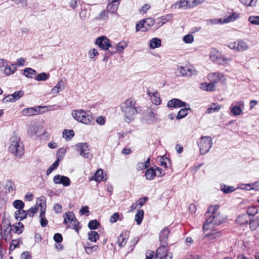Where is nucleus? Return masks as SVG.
<instances>
[{"instance_id": "338daca9", "label": "nucleus", "mask_w": 259, "mask_h": 259, "mask_svg": "<svg viewBox=\"0 0 259 259\" xmlns=\"http://www.w3.org/2000/svg\"><path fill=\"white\" fill-rule=\"evenodd\" d=\"M88 54L90 58L92 59H94L95 56H98L99 54L98 51L96 49H91L89 51Z\"/></svg>"}, {"instance_id": "8fccbe9b", "label": "nucleus", "mask_w": 259, "mask_h": 259, "mask_svg": "<svg viewBox=\"0 0 259 259\" xmlns=\"http://www.w3.org/2000/svg\"><path fill=\"white\" fill-rule=\"evenodd\" d=\"M60 159H57L47 169L46 174L47 176L49 175L54 169H56L59 164Z\"/></svg>"}, {"instance_id": "5fc2aeb1", "label": "nucleus", "mask_w": 259, "mask_h": 259, "mask_svg": "<svg viewBox=\"0 0 259 259\" xmlns=\"http://www.w3.org/2000/svg\"><path fill=\"white\" fill-rule=\"evenodd\" d=\"M160 162L161 163V165L164 168H168L170 164V160L167 157H164V156L161 157L160 158Z\"/></svg>"}, {"instance_id": "c85d7f7f", "label": "nucleus", "mask_w": 259, "mask_h": 259, "mask_svg": "<svg viewBox=\"0 0 259 259\" xmlns=\"http://www.w3.org/2000/svg\"><path fill=\"white\" fill-rule=\"evenodd\" d=\"M17 70V64H12L11 65L9 66L8 64L7 66L4 69V73L7 75H10L13 74Z\"/></svg>"}, {"instance_id": "c756f323", "label": "nucleus", "mask_w": 259, "mask_h": 259, "mask_svg": "<svg viewBox=\"0 0 259 259\" xmlns=\"http://www.w3.org/2000/svg\"><path fill=\"white\" fill-rule=\"evenodd\" d=\"M249 227L251 230H255L259 226V219L257 217L251 219L249 217Z\"/></svg>"}, {"instance_id": "f704fd0d", "label": "nucleus", "mask_w": 259, "mask_h": 259, "mask_svg": "<svg viewBox=\"0 0 259 259\" xmlns=\"http://www.w3.org/2000/svg\"><path fill=\"white\" fill-rule=\"evenodd\" d=\"M88 240L96 242L99 239V235L96 231H91L88 232Z\"/></svg>"}, {"instance_id": "37998d69", "label": "nucleus", "mask_w": 259, "mask_h": 259, "mask_svg": "<svg viewBox=\"0 0 259 259\" xmlns=\"http://www.w3.org/2000/svg\"><path fill=\"white\" fill-rule=\"evenodd\" d=\"M144 216V211L143 210H139L137 211L135 215V221L138 225H140L143 221Z\"/></svg>"}, {"instance_id": "49530a36", "label": "nucleus", "mask_w": 259, "mask_h": 259, "mask_svg": "<svg viewBox=\"0 0 259 259\" xmlns=\"http://www.w3.org/2000/svg\"><path fill=\"white\" fill-rule=\"evenodd\" d=\"M140 30L142 31H147V30H146L145 24L143 19L138 21L136 25V32H138Z\"/></svg>"}, {"instance_id": "6e6d98bb", "label": "nucleus", "mask_w": 259, "mask_h": 259, "mask_svg": "<svg viewBox=\"0 0 259 259\" xmlns=\"http://www.w3.org/2000/svg\"><path fill=\"white\" fill-rule=\"evenodd\" d=\"M13 206L14 207L18 209V210H21L23 209V208L24 207V202L20 200H16L13 202Z\"/></svg>"}, {"instance_id": "1a4fd4ad", "label": "nucleus", "mask_w": 259, "mask_h": 259, "mask_svg": "<svg viewBox=\"0 0 259 259\" xmlns=\"http://www.w3.org/2000/svg\"><path fill=\"white\" fill-rule=\"evenodd\" d=\"M95 44L102 50L109 51V48L112 49V46L110 41L105 36H101L98 37L95 41Z\"/></svg>"}, {"instance_id": "c9c22d12", "label": "nucleus", "mask_w": 259, "mask_h": 259, "mask_svg": "<svg viewBox=\"0 0 259 259\" xmlns=\"http://www.w3.org/2000/svg\"><path fill=\"white\" fill-rule=\"evenodd\" d=\"M221 107L222 106L221 105L218 104L213 103L211 105L210 107L207 108L205 111V113L211 114L213 112H218L221 109Z\"/></svg>"}, {"instance_id": "f3484780", "label": "nucleus", "mask_w": 259, "mask_h": 259, "mask_svg": "<svg viewBox=\"0 0 259 259\" xmlns=\"http://www.w3.org/2000/svg\"><path fill=\"white\" fill-rule=\"evenodd\" d=\"M244 103L242 101H239L236 102V105L231 106L230 110L231 113L234 116H238L242 113V110L244 109Z\"/></svg>"}, {"instance_id": "e433bc0d", "label": "nucleus", "mask_w": 259, "mask_h": 259, "mask_svg": "<svg viewBox=\"0 0 259 259\" xmlns=\"http://www.w3.org/2000/svg\"><path fill=\"white\" fill-rule=\"evenodd\" d=\"M222 235V233L220 231H214L212 233L207 234L205 237H208L209 240L212 241L216 240L219 239Z\"/></svg>"}, {"instance_id": "ddd939ff", "label": "nucleus", "mask_w": 259, "mask_h": 259, "mask_svg": "<svg viewBox=\"0 0 259 259\" xmlns=\"http://www.w3.org/2000/svg\"><path fill=\"white\" fill-rule=\"evenodd\" d=\"M166 245L167 244H161L156 250L154 259H171V255H169L166 253Z\"/></svg>"}, {"instance_id": "09e8293b", "label": "nucleus", "mask_w": 259, "mask_h": 259, "mask_svg": "<svg viewBox=\"0 0 259 259\" xmlns=\"http://www.w3.org/2000/svg\"><path fill=\"white\" fill-rule=\"evenodd\" d=\"M49 77H50L49 73H47L46 72H42V73L38 74L35 79V80H36L37 81H46V80L49 79Z\"/></svg>"}, {"instance_id": "0e129e2a", "label": "nucleus", "mask_w": 259, "mask_h": 259, "mask_svg": "<svg viewBox=\"0 0 259 259\" xmlns=\"http://www.w3.org/2000/svg\"><path fill=\"white\" fill-rule=\"evenodd\" d=\"M183 40L185 43L190 44L194 41V37L191 34H187L184 36Z\"/></svg>"}, {"instance_id": "6e6552de", "label": "nucleus", "mask_w": 259, "mask_h": 259, "mask_svg": "<svg viewBox=\"0 0 259 259\" xmlns=\"http://www.w3.org/2000/svg\"><path fill=\"white\" fill-rule=\"evenodd\" d=\"M209 58L212 61L218 64H222L228 60L226 58L222 55L221 52L214 48L211 49Z\"/></svg>"}, {"instance_id": "a878e982", "label": "nucleus", "mask_w": 259, "mask_h": 259, "mask_svg": "<svg viewBox=\"0 0 259 259\" xmlns=\"http://www.w3.org/2000/svg\"><path fill=\"white\" fill-rule=\"evenodd\" d=\"M94 180L97 182L106 181L107 178L104 176L103 170L102 169H99L96 172Z\"/></svg>"}, {"instance_id": "864d4df0", "label": "nucleus", "mask_w": 259, "mask_h": 259, "mask_svg": "<svg viewBox=\"0 0 259 259\" xmlns=\"http://www.w3.org/2000/svg\"><path fill=\"white\" fill-rule=\"evenodd\" d=\"M255 183L252 184H240L239 185V188L241 189L250 190L251 189H255L254 186H255Z\"/></svg>"}, {"instance_id": "680f3d73", "label": "nucleus", "mask_w": 259, "mask_h": 259, "mask_svg": "<svg viewBox=\"0 0 259 259\" xmlns=\"http://www.w3.org/2000/svg\"><path fill=\"white\" fill-rule=\"evenodd\" d=\"M24 92L23 91H18L12 94L13 99L16 101L19 100L21 97L24 95Z\"/></svg>"}, {"instance_id": "9d476101", "label": "nucleus", "mask_w": 259, "mask_h": 259, "mask_svg": "<svg viewBox=\"0 0 259 259\" xmlns=\"http://www.w3.org/2000/svg\"><path fill=\"white\" fill-rule=\"evenodd\" d=\"M47 106H38L34 107L26 108L23 109L21 113L23 115L25 116H31L35 115H38L44 113L45 111H42L41 109H46Z\"/></svg>"}, {"instance_id": "e2e57ef3", "label": "nucleus", "mask_w": 259, "mask_h": 259, "mask_svg": "<svg viewBox=\"0 0 259 259\" xmlns=\"http://www.w3.org/2000/svg\"><path fill=\"white\" fill-rule=\"evenodd\" d=\"M6 187L9 192H12L14 190V183L11 180H7Z\"/></svg>"}, {"instance_id": "4468645a", "label": "nucleus", "mask_w": 259, "mask_h": 259, "mask_svg": "<svg viewBox=\"0 0 259 259\" xmlns=\"http://www.w3.org/2000/svg\"><path fill=\"white\" fill-rule=\"evenodd\" d=\"M40 202L39 205L40 206V224L42 227H45L48 223V220L45 218V213L46 210V201H43L41 199L39 200Z\"/></svg>"}, {"instance_id": "69168bd1", "label": "nucleus", "mask_w": 259, "mask_h": 259, "mask_svg": "<svg viewBox=\"0 0 259 259\" xmlns=\"http://www.w3.org/2000/svg\"><path fill=\"white\" fill-rule=\"evenodd\" d=\"M147 113H148V115L149 117V119L146 118L147 117H145V118L147 120H150L151 121H153L156 119V114L152 111V110L149 109L148 111H147Z\"/></svg>"}, {"instance_id": "a211bd4d", "label": "nucleus", "mask_w": 259, "mask_h": 259, "mask_svg": "<svg viewBox=\"0 0 259 259\" xmlns=\"http://www.w3.org/2000/svg\"><path fill=\"white\" fill-rule=\"evenodd\" d=\"M172 17L173 14H169L156 19L155 21L156 28H159L166 22L169 21Z\"/></svg>"}, {"instance_id": "052dcab7", "label": "nucleus", "mask_w": 259, "mask_h": 259, "mask_svg": "<svg viewBox=\"0 0 259 259\" xmlns=\"http://www.w3.org/2000/svg\"><path fill=\"white\" fill-rule=\"evenodd\" d=\"M257 212V208L255 207L252 206L248 208L246 214H248L249 217H250V216H254Z\"/></svg>"}, {"instance_id": "0eeeda50", "label": "nucleus", "mask_w": 259, "mask_h": 259, "mask_svg": "<svg viewBox=\"0 0 259 259\" xmlns=\"http://www.w3.org/2000/svg\"><path fill=\"white\" fill-rule=\"evenodd\" d=\"M200 152L201 154L207 153L212 145V139L210 137L204 136L201 137L198 141Z\"/></svg>"}, {"instance_id": "4be33fe9", "label": "nucleus", "mask_w": 259, "mask_h": 259, "mask_svg": "<svg viewBox=\"0 0 259 259\" xmlns=\"http://www.w3.org/2000/svg\"><path fill=\"white\" fill-rule=\"evenodd\" d=\"M170 231L167 227L164 228L160 232L159 240L161 244H167V240Z\"/></svg>"}, {"instance_id": "39448f33", "label": "nucleus", "mask_w": 259, "mask_h": 259, "mask_svg": "<svg viewBox=\"0 0 259 259\" xmlns=\"http://www.w3.org/2000/svg\"><path fill=\"white\" fill-rule=\"evenodd\" d=\"M1 229L4 231V238L6 240L8 238L10 239L11 237L12 231L16 234H21L24 231V226L21 222H18L13 226L9 223L6 227L5 226H1Z\"/></svg>"}, {"instance_id": "cd10ccee", "label": "nucleus", "mask_w": 259, "mask_h": 259, "mask_svg": "<svg viewBox=\"0 0 259 259\" xmlns=\"http://www.w3.org/2000/svg\"><path fill=\"white\" fill-rule=\"evenodd\" d=\"M161 45V40L160 39L154 37L149 41V47L151 49H154L160 47Z\"/></svg>"}, {"instance_id": "79ce46f5", "label": "nucleus", "mask_w": 259, "mask_h": 259, "mask_svg": "<svg viewBox=\"0 0 259 259\" xmlns=\"http://www.w3.org/2000/svg\"><path fill=\"white\" fill-rule=\"evenodd\" d=\"M84 248L87 253L90 254L93 253V251H96L98 248L97 245H94L90 246V243H87L84 245Z\"/></svg>"}, {"instance_id": "423d86ee", "label": "nucleus", "mask_w": 259, "mask_h": 259, "mask_svg": "<svg viewBox=\"0 0 259 259\" xmlns=\"http://www.w3.org/2000/svg\"><path fill=\"white\" fill-rule=\"evenodd\" d=\"M64 223L68 228L74 229L78 234L81 227L79 226V223L76 219L74 213L72 211L66 212L64 215Z\"/></svg>"}, {"instance_id": "f8f14e48", "label": "nucleus", "mask_w": 259, "mask_h": 259, "mask_svg": "<svg viewBox=\"0 0 259 259\" xmlns=\"http://www.w3.org/2000/svg\"><path fill=\"white\" fill-rule=\"evenodd\" d=\"M76 150L80 156L84 158L90 159L91 155L89 152L88 145L87 143H80L76 145Z\"/></svg>"}, {"instance_id": "3c124183", "label": "nucleus", "mask_w": 259, "mask_h": 259, "mask_svg": "<svg viewBox=\"0 0 259 259\" xmlns=\"http://www.w3.org/2000/svg\"><path fill=\"white\" fill-rule=\"evenodd\" d=\"M108 17V12L103 10L95 18L97 20H106Z\"/></svg>"}, {"instance_id": "f257e3e1", "label": "nucleus", "mask_w": 259, "mask_h": 259, "mask_svg": "<svg viewBox=\"0 0 259 259\" xmlns=\"http://www.w3.org/2000/svg\"><path fill=\"white\" fill-rule=\"evenodd\" d=\"M219 206L218 205L210 206L205 214V221L203 224V229L208 230L222 224L225 218L221 215L218 211Z\"/></svg>"}, {"instance_id": "2eb2a0df", "label": "nucleus", "mask_w": 259, "mask_h": 259, "mask_svg": "<svg viewBox=\"0 0 259 259\" xmlns=\"http://www.w3.org/2000/svg\"><path fill=\"white\" fill-rule=\"evenodd\" d=\"M53 182L55 184H62L64 187L69 186L71 183L68 177L60 175L54 177Z\"/></svg>"}, {"instance_id": "bb28decb", "label": "nucleus", "mask_w": 259, "mask_h": 259, "mask_svg": "<svg viewBox=\"0 0 259 259\" xmlns=\"http://www.w3.org/2000/svg\"><path fill=\"white\" fill-rule=\"evenodd\" d=\"M27 215V212L23 210H18L15 212V218L18 221H22L26 219Z\"/></svg>"}, {"instance_id": "4c0bfd02", "label": "nucleus", "mask_w": 259, "mask_h": 259, "mask_svg": "<svg viewBox=\"0 0 259 259\" xmlns=\"http://www.w3.org/2000/svg\"><path fill=\"white\" fill-rule=\"evenodd\" d=\"M36 71L31 68H25L23 71V75L29 78H32L33 75H36Z\"/></svg>"}, {"instance_id": "dca6fc26", "label": "nucleus", "mask_w": 259, "mask_h": 259, "mask_svg": "<svg viewBox=\"0 0 259 259\" xmlns=\"http://www.w3.org/2000/svg\"><path fill=\"white\" fill-rule=\"evenodd\" d=\"M147 93L150 97L151 100L153 104L155 105H159L161 103L160 95L157 90L153 89H148Z\"/></svg>"}, {"instance_id": "ea45409f", "label": "nucleus", "mask_w": 259, "mask_h": 259, "mask_svg": "<svg viewBox=\"0 0 259 259\" xmlns=\"http://www.w3.org/2000/svg\"><path fill=\"white\" fill-rule=\"evenodd\" d=\"M74 136V132L72 130H64L62 133L63 137L66 140H70Z\"/></svg>"}, {"instance_id": "5701e85b", "label": "nucleus", "mask_w": 259, "mask_h": 259, "mask_svg": "<svg viewBox=\"0 0 259 259\" xmlns=\"http://www.w3.org/2000/svg\"><path fill=\"white\" fill-rule=\"evenodd\" d=\"M185 108L181 109L178 113L176 118L178 119H181L186 117L188 114V111L190 110V107L189 104L187 103Z\"/></svg>"}, {"instance_id": "de8ad7c7", "label": "nucleus", "mask_w": 259, "mask_h": 259, "mask_svg": "<svg viewBox=\"0 0 259 259\" xmlns=\"http://www.w3.org/2000/svg\"><path fill=\"white\" fill-rule=\"evenodd\" d=\"M99 221L97 220H91L88 223V227L91 230H96L100 226Z\"/></svg>"}, {"instance_id": "a19ab883", "label": "nucleus", "mask_w": 259, "mask_h": 259, "mask_svg": "<svg viewBox=\"0 0 259 259\" xmlns=\"http://www.w3.org/2000/svg\"><path fill=\"white\" fill-rule=\"evenodd\" d=\"M235 188L233 186H228L225 184H223L221 185V190L225 194H228L230 193H232L235 190Z\"/></svg>"}, {"instance_id": "20e7f679", "label": "nucleus", "mask_w": 259, "mask_h": 259, "mask_svg": "<svg viewBox=\"0 0 259 259\" xmlns=\"http://www.w3.org/2000/svg\"><path fill=\"white\" fill-rule=\"evenodd\" d=\"M11 144L9 147L10 152L18 158L24 153V146L20 139L17 136H13L10 139Z\"/></svg>"}, {"instance_id": "bf43d9fd", "label": "nucleus", "mask_w": 259, "mask_h": 259, "mask_svg": "<svg viewBox=\"0 0 259 259\" xmlns=\"http://www.w3.org/2000/svg\"><path fill=\"white\" fill-rule=\"evenodd\" d=\"M121 42H119L116 45V48L114 50H113V48L112 47V49H111V51H116V53L117 52H122L123 50H124L127 46V45L125 44V42H124V45H121Z\"/></svg>"}, {"instance_id": "13d9d810", "label": "nucleus", "mask_w": 259, "mask_h": 259, "mask_svg": "<svg viewBox=\"0 0 259 259\" xmlns=\"http://www.w3.org/2000/svg\"><path fill=\"white\" fill-rule=\"evenodd\" d=\"M239 1L243 5L246 6H255L257 0H239Z\"/></svg>"}, {"instance_id": "58836bf2", "label": "nucleus", "mask_w": 259, "mask_h": 259, "mask_svg": "<svg viewBox=\"0 0 259 259\" xmlns=\"http://www.w3.org/2000/svg\"><path fill=\"white\" fill-rule=\"evenodd\" d=\"M83 2L81 0H69L68 2V4L69 7L72 9H75L78 6H83Z\"/></svg>"}, {"instance_id": "aec40b11", "label": "nucleus", "mask_w": 259, "mask_h": 259, "mask_svg": "<svg viewBox=\"0 0 259 259\" xmlns=\"http://www.w3.org/2000/svg\"><path fill=\"white\" fill-rule=\"evenodd\" d=\"M171 8L174 9H187L188 8V0H180L177 1L175 4L171 5Z\"/></svg>"}, {"instance_id": "7ed1b4c3", "label": "nucleus", "mask_w": 259, "mask_h": 259, "mask_svg": "<svg viewBox=\"0 0 259 259\" xmlns=\"http://www.w3.org/2000/svg\"><path fill=\"white\" fill-rule=\"evenodd\" d=\"M72 117L78 122L87 125L95 124L94 118L83 110H76L72 112Z\"/></svg>"}, {"instance_id": "2f4dec72", "label": "nucleus", "mask_w": 259, "mask_h": 259, "mask_svg": "<svg viewBox=\"0 0 259 259\" xmlns=\"http://www.w3.org/2000/svg\"><path fill=\"white\" fill-rule=\"evenodd\" d=\"M239 17V14L237 13H233L231 15L226 16L224 18V22L225 23H229L230 22H233Z\"/></svg>"}, {"instance_id": "b1692460", "label": "nucleus", "mask_w": 259, "mask_h": 259, "mask_svg": "<svg viewBox=\"0 0 259 259\" xmlns=\"http://www.w3.org/2000/svg\"><path fill=\"white\" fill-rule=\"evenodd\" d=\"M156 171H155V167H152L148 168L145 171V176L147 180H153L156 176Z\"/></svg>"}, {"instance_id": "7c9ffc66", "label": "nucleus", "mask_w": 259, "mask_h": 259, "mask_svg": "<svg viewBox=\"0 0 259 259\" xmlns=\"http://www.w3.org/2000/svg\"><path fill=\"white\" fill-rule=\"evenodd\" d=\"M38 130L37 125L35 123L33 124L31 123V125H29L27 128V132L31 136L36 135Z\"/></svg>"}, {"instance_id": "473e14b6", "label": "nucleus", "mask_w": 259, "mask_h": 259, "mask_svg": "<svg viewBox=\"0 0 259 259\" xmlns=\"http://www.w3.org/2000/svg\"><path fill=\"white\" fill-rule=\"evenodd\" d=\"M126 233L122 232L119 236L118 237L117 243L119 247H122L124 246L126 242Z\"/></svg>"}, {"instance_id": "603ef678", "label": "nucleus", "mask_w": 259, "mask_h": 259, "mask_svg": "<svg viewBox=\"0 0 259 259\" xmlns=\"http://www.w3.org/2000/svg\"><path fill=\"white\" fill-rule=\"evenodd\" d=\"M79 16L82 20H84L86 18L87 16V8L85 7V5L81 6Z\"/></svg>"}, {"instance_id": "774afa93", "label": "nucleus", "mask_w": 259, "mask_h": 259, "mask_svg": "<svg viewBox=\"0 0 259 259\" xmlns=\"http://www.w3.org/2000/svg\"><path fill=\"white\" fill-rule=\"evenodd\" d=\"M54 240L57 243H60L63 240V237L60 233H55L53 237Z\"/></svg>"}, {"instance_id": "72a5a7b5", "label": "nucleus", "mask_w": 259, "mask_h": 259, "mask_svg": "<svg viewBox=\"0 0 259 259\" xmlns=\"http://www.w3.org/2000/svg\"><path fill=\"white\" fill-rule=\"evenodd\" d=\"M215 86L213 82L210 83H202L200 84V88L206 91L211 92L213 91L214 89Z\"/></svg>"}, {"instance_id": "6ab92c4d", "label": "nucleus", "mask_w": 259, "mask_h": 259, "mask_svg": "<svg viewBox=\"0 0 259 259\" xmlns=\"http://www.w3.org/2000/svg\"><path fill=\"white\" fill-rule=\"evenodd\" d=\"M186 105L187 103L186 102L176 98H174L169 100L167 103V106L168 107L173 108L182 107L183 106H186Z\"/></svg>"}, {"instance_id": "412c9836", "label": "nucleus", "mask_w": 259, "mask_h": 259, "mask_svg": "<svg viewBox=\"0 0 259 259\" xmlns=\"http://www.w3.org/2000/svg\"><path fill=\"white\" fill-rule=\"evenodd\" d=\"M180 73L182 76H191L195 74L196 71L192 68H189L188 67L181 66L179 68Z\"/></svg>"}, {"instance_id": "c03bdc74", "label": "nucleus", "mask_w": 259, "mask_h": 259, "mask_svg": "<svg viewBox=\"0 0 259 259\" xmlns=\"http://www.w3.org/2000/svg\"><path fill=\"white\" fill-rule=\"evenodd\" d=\"M40 206L39 203L37 201L34 207H30L27 211V215L30 217H33L35 213H36Z\"/></svg>"}, {"instance_id": "4d7b16f0", "label": "nucleus", "mask_w": 259, "mask_h": 259, "mask_svg": "<svg viewBox=\"0 0 259 259\" xmlns=\"http://www.w3.org/2000/svg\"><path fill=\"white\" fill-rule=\"evenodd\" d=\"M249 22L253 25H259V16H251L248 18Z\"/></svg>"}, {"instance_id": "a18cd8bd", "label": "nucleus", "mask_w": 259, "mask_h": 259, "mask_svg": "<svg viewBox=\"0 0 259 259\" xmlns=\"http://www.w3.org/2000/svg\"><path fill=\"white\" fill-rule=\"evenodd\" d=\"M145 24L146 30H148L153 26L154 25H155V22L154 19L152 18H148L145 19H143Z\"/></svg>"}, {"instance_id": "393cba45", "label": "nucleus", "mask_w": 259, "mask_h": 259, "mask_svg": "<svg viewBox=\"0 0 259 259\" xmlns=\"http://www.w3.org/2000/svg\"><path fill=\"white\" fill-rule=\"evenodd\" d=\"M249 220V217L248 214L244 213L241 215H239L237 220L236 222L238 224H239L240 225H243L246 224H248Z\"/></svg>"}, {"instance_id": "f03ea898", "label": "nucleus", "mask_w": 259, "mask_h": 259, "mask_svg": "<svg viewBox=\"0 0 259 259\" xmlns=\"http://www.w3.org/2000/svg\"><path fill=\"white\" fill-rule=\"evenodd\" d=\"M122 114L124 120L130 123L134 119L135 115L139 112L138 108L136 107V102L132 98H128L120 104Z\"/></svg>"}, {"instance_id": "9b49d317", "label": "nucleus", "mask_w": 259, "mask_h": 259, "mask_svg": "<svg viewBox=\"0 0 259 259\" xmlns=\"http://www.w3.org/2000/svg\"><path fill=\"white\" fill-rule=\"evenodd\" d=\"M228 47L231 49H234L238 52H243L248 49L247 43L242 39H238L234 42H230Z\"/></svg>"}]
</instances>
